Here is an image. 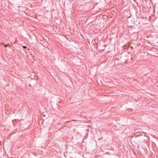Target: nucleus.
I'll return each instance as SVG.
<instances>
[{"label":"nucleus","mask_w":158,"mask_h":158,"mask_svg":"<svg viewBox=\"0 0 158 158\" xmlns=\"http://www.w3.org/2000/svg\"><path fill=\"white\" fill-rule=\"evenodd\" d=\"M8 45H9V44H6V45L5 44L4 45V46L5 47H7L8 46Z\"/></svg>","instance_id":"nucleus-1"},{"label":"nucleus","mask_w":158,"mask_h":158,"mask_svg":"<svg viewBox=\"0 0 158 158\" xmlns=\"http://www.w3.org/2000/svg\"><path fill=\"white\" fill-rule=\"evenodd\" d=\"M23 48H26V46H23Z\"/></svg>","instance_id":"nucleus-2"},{"label":"nucleus","mask_w":158,"mask_h":158,"mask_svg":"<svg viewBox=\"0 0 158 158\" xmlns=\"http://www.w3.org/2000/svg\"><path fill=\"white\" fill-rule=\"evenodd\" d=\"M72 121H75V120H72Z\"/></svg>","instance_id":"nucleus-3"}]
</instances>
